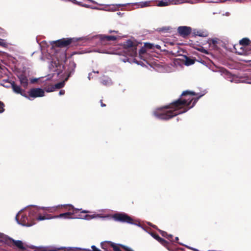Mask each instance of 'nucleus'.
I'll list each match as a JSON object with an SVG mask.
<instances>
[{"mask_svg":"<svg viewBox=\"0 0 251 251\" xmlns=\"http://www.w3.org/2000/svg\"><path fill=\"white\" fill-rule=\"evenodd\" d=\"M204 94L198 95L192 91H184L179 100L169 106L157 108L153 111V115L159 119H169L192 108L198 100Z\"/></svg>","mask_w":251,"mask_h":251,"instance_id":"1","label":"nucleus"},{"mask_svg":"<svg viewBox=\"0 0 251 251\" xmlns=\"http://www.w3.org/2000/svg\"><path fill=\"white\" fill-rule=\"evenodd\" d=\"M117 39L115 36H106L104 35H97L92 37H82L80 38H67L52 41L53 46L58 47H66L72 43H75L78 41L86 42L89 40L95 39L99 40L102 45H105L109 44L111 41H115Z\"/></svg>","mask_w":251,"mask_h":251,"instance_id":"2","label":"nucleus"},{"mask_svg":"<svg viewBox=\"0 0 251 251\" xmlns=\"http://www.w3.org/2000/svg\"><path fill=\"white\" fill-rule=\"evenodd\" d=\"M69 210H71V209L73 210V212H66L64 213H61L58 215L54 216L52 217H46L45 216H39L38 218V219L39 220H49V219H56V218H62L64 219H85L87 220H89L90 219H93V218H107L109 216L108 215H102L101 214H97V213H94L92 215H85L84 216H82L81 215H75V214L76 213L77 211L79 210V209H75L74 207L71 205H69Z\"/></svg>","mask_w":251,"mask_h":251,"instance_id":"3","label":"nucleus"},{"mask_svg":"<svg viewBox=\"0 0 251 251\" xmlns=\"http://www.w3.org/2000/svg\"><path fill=\"white\" fill-rule=\"evenodd\" d=\"M16 220L19 224L24 226H30L35 224V223L30 219V216H27L26 214H23V210H21L16 215Z\"/></svg>","mask_w":251,"mask_h":251,"instance_id":"4","label":"nucleus"},{"mask_svg":"<svg viewBox=\"0 0 251 251\" xmlns=\"http://www.w3.org/2000/svg\"><path fill=\"white\" fill-rule=\"evenodd\" d=\"M125 53L126 55L134 56L137 53V48L130 40L127 41L125 44Z\"/></svg>","mask_w":251,"mask_h":251,"instance_id":"5","label":"nucleus"},{"mask_svg":"<svg viewBox=\"0 0 251 251\" xmlns=\"http://www.w3.org/2000/svg\"><path fill=\"white\" fill-rule=\"evenodd\" d=\"M63 66L58 60H53L49 66L50 71L53 72V75H59L62 71Z\"/></svg>","mask_w":251,"mask_h":251,"instance_id":"6","label":"nucleus"},{"mask_svg":"<svg viewBox=\"0 0 251 251\" xmlns=\"http://www.w3.org/2000/svg\"><path fill=\"white\" fill-rule=\"evenodd\" d=\"M113 219L116 221L134 224L133 220L125 213H118L114 215Z\"/></svg>","mask_w":251,"mask_h":251,"instance_id":"7","label":"nucleus"},{"mask_svg":"<svg viewBox=\"0 0 251 251\" xmlns=\"http://www.w3.org/2000/svg\"><path fill=\"white\" fill-rule=\"evenodd\" d=\"M42 209V207H38L37 206H33L29 208L28 211V215L30 216V219L31 221H33L34 222L35 220L38 221H40L38 219L39 216H42L40 215V210Z\"/></svg>","mask_w":251,"mask_h":251,"instance_id":"8","label":"nucleus"},{"mask_svg":"<svg viewBox=\"0 0 251 251\" xmlns=\"http://www.w3.org/2000/svg\"><path fill=\"white\" fill-rule=\"evenodd\" d=\"M44 91L39 88L31 89L28 92L29 96L34 98L43 97L44 96Z\"/></svg>","mask_w":251,"mask_h":251,"instance_id":"9","label":"nucleus"},{"mask_svg":"<svg viewBox=\"0 0 251 251\" xmlns=\"http://www.w3.org/2000/svg\"><path fill=\"white\" fill-rule=\"evenodd\" d=\"M178 32L182 36H185L191 32V28L188 26H179L177 28Z\"/></svg>","mask_w":251,"mask_h":251,"instance_id":"10","label":"nucleus"},{"mask_svg":"<svg viewBox=\"0 0 251 251\" xmlns=\"http://www.w3.org/2000/svg\"><path fill=\"white\" fill-rule=\"evenodd\" d=\"M22 86L26 88L28 85V79L24 74H21L18 75Z\"/></svg>","mask_w":251,"mask_h":251,"instance_id":"11","label":"nucleus"},{"mask_svg":"<svg viewBox=\"0 0 251 251\" xmlns=\"http://www.w3.org/2000/svg\"><path fill=\"white\" fill-rule=\"evenodd\" d=\"M64 84H65V81H62L61 82L56 84L54 86V87H53L51 88H48V89H47L46 91L48 92H52L55 89H59V88L63 87L64 86Z\"/></svg>","mask_w":251,"mask_h":251,"instance_id":"12","label":"nucleus"},{"mask_svg":"<svg viewBox=\"0 0 251 251\" xmlns=\"http://www.w3.org/2000/svg\"><path fill=\"white\" fill-rule=\"evenodd\" d=\"M152 45L150 43L145 44V47H142L139 50V55L142 57V55L146 52V49H151Z\"/></svg>","mask_w":251,"mask_h":251,"instance_id":"13","label":"nucleus"},{"mask_svg":"<svg viewBox=\"0 0 251 251\" xmlns=\"http://www.w3.org/2000/svg\"><path fill=\"white\" fill-rule=\"evenodd\" d=\"M63 206V205H58L57 206H52V207H42V209H45L47 211H48L49 212H53L57 211V210L59 208H60Z\"/></svg>","mask_w":251,"mask_h":251,"instance_id":"14","label":"nucleus"},{"mask_svg":"<svg viewBox=\"0 0 251 251\" xmlns=\"http://www.w3.org/2000/svg\"><path fill=\"white\" fill-rule=\"evenodd\" d=\"M11 87L12 88L13 91L15 93L19 94H21L22 95V90L21 87L19 86L16 85L14 83V82H13Z\"/></svg>","mask_w":251,"mask_h":251,"instance_id":"15","label":"nucleus"},{"mask_svg":"<svg viewBox=\"0 0 251 251\" xmlns=\"http://www.w3.org/2000/svg\"><path fill=\"white\" fill-rule=\"evenodd\" d=\"M13 81H9L8 80L4 79L1 82L0 84L6 88L11 87Z\"/></svg>","mask_w":251,"mask_h":251,"instance_id":"16","label":"nucleus"},{"mask_svg":"<svg viewBox=\"0 0 251 251\" xmlns=\"http://www.w3.org/2000/svg\"><path fill=\"white\" fill-rule=\"evenodd\" d=\"M12 242L14 244V245L17 247L18 248L20 249H25V247L23 243L20 240H15L14 239H12Z\"/></svg>","mask_w":251,"mask_h":251,"instance_id":"17","label":"nucleus"},{"mask_svg":"<svg viewBox=\"0 0 251 251\" xmlns=\"http://www.w3.org/2000/svg\"><path fill=\"white\" fill-rule=\"evenodd\" d=\"M169 0H162L159 1L157 4L158 6H165L169 5L171 3Z\"/></svg>","mask_w":251,"mask_h":251,"instance_id":"18","label":"nucleus"},{"mask_svg":"<svg viewBox=\"0 0 251 251\" xmlns=\"http://www.w3.org/2000/svg\"><path fill=\"white\" fill-rule=\"evenodd\" d=\"M251 43V42L248 38H243L240 41V44L243 45H248Z\"/></svg>","mask_w":251,"mask_h":251,"instance_id":"19","label":"nucleus"},{"mask_svg":"<svg viewBox=\"0 0 251 251\" xmlns=\"http://www.w3.org/2000/svg\"><path fill=\"white\" fill-rule=\"evenodd\" d=\"M195 63V61L193 59H190L189 58L186 57L185 61L184 64L186 66H190L193 64Z\"/></svg>","mask_w":251,"mask_h":251,"instance_id":"20","label":"nucleus"},{"mask_svg":"<svg viewBox=\"0 0 251 251\" xmlns=\"http://www.w3.org/2000/svg\"><path fill=\"white\" fill-rule=\"evenodd\" d=\"M101 83L105 85H109L111 84V80L109 78L104 77L101 81Z\"/></svg>","mask_w":251,"mask_h":251,"instance_id":"21","label":"nucleus"},{"mask_svg":"<svg viewBox=\"0 0 251 251\" xmlns=\"http://www.w3.org/2000/svg\"><path fill=\"white\" fill-rule=\"evenodd\" d=\"M150 1H147L145 2H141L137 4L139 7L143 8L150 6Z\"/></svg>","mask_w":251,"mask_h":251,"instance_id":"22","label":"nucleus"},{"mask_svg":"<svg viewBox=\"0 0 251 251\" xmlns=\"http://www.w3.org/2000/svg\"><path fill=\"white\" fill-rule=\"evenodd\" d=\"M151 235L154 238L156 239L157 241H158L161 243L163 244L165 242V241L163 239L160 238L158 235H156L155 234H152Z\"/></svg>","mask_w":251,"mask_h":251,"instance_id":"23","label":"nucleus"},{"mask_svg":"<svg viewBox=\"0 0 251 251\" xmlns=\"http://www.w3.org/2000/svg\"><path fill=\"white\" fill-rule=\"evenodd\" d=\"M63 249V248H60L58 250ZM79 249L78 248L75 247H69V248H63L64 251H75Z\"/></svg>","mask_w":251,"mask_h":251,"instance_id":"24","label":"nucleus"},{"mask_svg":"<svg viewBox=\"0 0 251 251\" xmlns=\"http://www.w3.org/2000/svg\"><path fill=\"white\" fill-rule=\"evenodd\" d=\"M0 46L6 48L8 46V44L4 40L0 38Z\"/></svg>","mask_w":251,"mask_h":251,"instance_id":"25","label":"nucleus"},{"mask_svg":"<svg viewBox=\"0 0 251 251\" xmlns=\"http://www.w3.org/2000/svg\"><path fill=\"white\" fill-rule=\"evenodd\" d=\"M111 246L113 248L114 251H121L119 246L116 244L111 243Z\"/></svg>","mask_w":251,"mask_h":251,"instance_id":"26","label":"nucleus"},{"mask_svg":"<svg viewBox=\"0 0 251 251\" xmlns=\"http://www.w3.org/2000/svg\"><path fill=\"white\" fill-rule=\"evenodd\" d=\"M161 234L163 236L166 237L168 239L172 241L171 238H172V236L171 235H168L167 233L164 231H162Z\"/></svg>","mask_w":251,"mask_h":251,"instance_id":"27","label":"nucleus"},{"mask_svg":"<svg viewBox=\"0 0 251 251\" xmlns=\"http://www.w3.org/2000/svg\"><path fill=\"white\" fill-rule=\"evenodd\" d=\"M40 251H57L53 248L47 247V248H43Z\"/></svg>","mask_w":251,"mask_h":251,"instance_id":"28","label":"nucleus"},{"mask_svg":"<svg viewBox=\"0 0 251 251\" xmlns=\"http://www.w3.org/2000/svg\"><path fill=\"white\" fill-rule=\"evenodd\" d=\"M195 34L196 35H198V36H201V37H204V36H206V35H207L206 33L203 32H201V31H197V33H195Z\"/></svg>","mask_w":251,"mask_h":251,"instance_id":"29","label":"nucleus"},{"mask_svg":"<svg viewBox=\"0 0 251 251\" xmlns=\"http://www.w3.org/2000/svg\"><path fill=\"white\" fill-rule=\"evenodd\" d=\"M120 246H121L123 248H124L125 250H126L127 251H133L132 250H131L128 247H127V246H124V245H120Z\"/></svg>","mask_w":251,"mask_h":251,"instance_id":"30","label":"nucleus"},{"mask_svg":"<svg viewBox=\"0 0 251 251\" xmlns=\"http://www.w3.org/2000/svg\"><path fill=\"white\" fill-rule=\"evenodd\" d=\"M198 50L202 52L208 54V51L206 50H205L203 47H200Z\"/></svg>","mask_w":251,"mask_h":251,"instance_id":"31","label":"nucleus"},{"mask_svg":"<svg viewBox=\"0 0 251 251\" xmlns=\"http://www.w3.org/2000/svg\"><path fill=\"white\" fill-rule=\"evenodd\" d=\"M3 106V103L0 101V113H2L4 111Z\"/></svg>","mask_w":251,"mask_h":251,"instance_id":"32","label":"nucleus"},{"mask_svg":"<svg viewBox=\"0 0 251 251\" xmlns=\"http://www.w3.org/2000/svg\"><path fill=\"white\" fill-rule=\"evenodd\" d=\"M91 248L93 250V251H100V250L97 248L94 245L92 246Z\"/></svg>","mask_w":251,"mask_h":251,"instance_id":"33","label":"nucleus"},{"mask_svg":"<svg viewBox=\"0 0 251 251\" xmlns=\"http://www.w3.org/2000/svg\"><path fill=\"white\" fill-rule=\"evenodd\" d=\"M95 9H100L99 8H96L95 7ZM101 10H112V11H114L115 10L113 8H111L110 9H107L106 8H101L100 9Z\"/></svg>","mask_w":251,"mask_h":251,"instance_id":"34","label":"nucleus"},{"mask_svg":"<svg viewBox=\"0 0 251 251\" xmlns=\"http://www.w3.org/2000/svg\"><path fill=\"white\" fill-rule=\"evenodd\" d=\"M65 94V91L64 90H61L59 91V95H63Z\"/></svg>","mask_w":251,"mask_h":251,"instance_id":"35","label":"nucleus"},{"mask_svg":"<svg viewBox=\"0 0 251 251\" xmlns=\"http://www.w3.org/2000/svg\"><path fill=\"white\" fill-rule=\"evenodd\" d=\"M88 212H89V211H86V210H82V211L81 212V213H88Z\"/></svg>","mask_w":251,"mask_h":251,"instance_id":"36","label":"nucleus"},{"mask_svg":"<svg viewBox=\"0 0 251 251\" xmlns=\"http://www.w3.org/2000/svg\"><path fill=\"white\" fill-rule=\"evenodd\" d=\"M109 32H110V33H111V32H117V31H115V30H113V31L110 30V31H109Z\"/></svg>","mask_w":251,"mask_h":251,"instance_id":"37","label":"nucleus"},{"mask_svg":"<svg viewBox=\"0 0 251 251\" xmlns=\"http://www.w3.org/2000/svg\"><path fill=\"white\" fill-rule=\"evenodd\" d=\"M99 52H101V53H110L109 52H105V51H102V52L99 51Z\"/></svg>","mask_w":251,"mask_h":251,"instance_id":"38","label":"nucleus"},{"mask_svg":"<svg viewBox=\"0 0 251 251\" xmlns=\"http://www.w3.org/2000/svg\"><path fill=\"white\" fill-rule=\"evenodd\" d=\"M191 250H193V251H198V250L196 249H194V248H191Z\"/></svg>","mask_w":251,"mask_h":251,"instance_id":"39","label":"nucleus"},{"mask_svg":"<svg viewBox=\"0 0 251 251\" xmlns=\"http://www.w3.org/2000/svg\"><path fill=\"white\" fill-rule=\"evenodd\" d=\"M178 240V238L177 237L175 238V240L177 241Z\"/></svg>","mask_w":251,"mask_h":251,"instance_id":"40","label":"nucleus"},{"mask_svg":"<svg viewBox=\"0 0 251 251\" xmlns=\"http://www.w3.org/2000/svg\"><path fill=\"white\" fill-rule=\"evenodd\" d=\"M90 75H91V74H89V75H88V78H89V79H90Z\"/></svg>","mask_w":251,"mask_h":251,"instance_id":"41","label":"nucleus"},{"mask_svg":"<svg viewBox=\"0 0 251 251\" xmlns=\"http://www.w3.org/2000/svg\"><path fill=\"white\" fill-rule=\"evenodd\" d=\"M216 42L215 40H213V43H215Z\"/></svg>","mask_w":251,"mask_h":251,"instance_id":"42","label":"nucleus"},{"mask_svg":"<svg viewBox=\"0 0 251 251\" xmlns=\"http://www.w3.org/2000/svg\"><path fill=\"white\" fill-rule=\"evenodd\" d=\"M101 106H105V105L104 104H101Z\"/></svg>","mask_w":251,"mask_h":251,"instance_id":"43","label":"nucleus"},{"mask_svg":"<svg viewBox=\"0 0 251 251\" xmlns=\"http://www.w3.org/2000/svg\"><path fill=\"white\" fill-rule=\"evenodd\" d=\"M158 46H159L158 45L156 46L157 48H158Z\"/></svg>","mask_w":251,"mask_h":251,"instance_id":"44","label":"nucleus"},{"mask_svg":"<svg viewBox=\"0 0 251 251\" xmlns=\"http://www.w3.org/2000/svg\"><path fill=\"white\" fill-rule=\"evenodd\" d=\"M118 14H119V15H121V13L120 12L118 13Z\"/></svg>","mask_w":251,"mask_h":251,"instance_id":"45","label":"nucleus"}]
</instances>
